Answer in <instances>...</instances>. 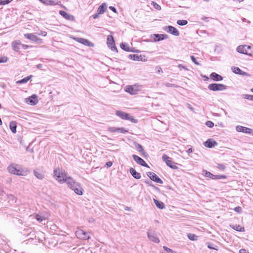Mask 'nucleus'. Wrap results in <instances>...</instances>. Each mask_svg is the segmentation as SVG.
I'll list each match as a JSON object with an SVG mask.
<instances>
[{"mask_svg":"<svg viewBox=\"0 0 253 253\" xmlns=\"http://www.w3.org/2000/svg\"><path fill=\"white\" fill-rule=\"evenodd\" d=\"M116 115L122 119L129 120L133 123L137 122V121L132 117L129 116V115L128 114L122 112L121 111H117L116 112Z\"/></svg>","mask_w":253,"mask_h":253,"instance_id":"nucleus-5","label":"nucleus"},{"mask_svg":"<svg viewBox=\"0 0 253 253\" xmlns=\"http://www.w3.org/2000/svg\"><path fill=\"white\" fill-rule=\"evenodd\" d=\"M32 40H33V42H38V43H42V41H41V40H38L37 39V38L34 35H33V38H32Z\"/></svg>","mask_w":253,"mask_h":253,"instance_id":"nucleus-47","label":"nucleus"},{"mask_svg":"<svg viewBox=\"0 0 253 253\" xmlns=\"http://www.w3.org/2000/svg\"><path fill=\"white\" fill-rule=\"evenodd\" d=\"M151 37L154 38L153 42H157L164 39H168V36L166 34H154L151 35Z\"/></svg>","mask_w":253,"mask_h":253,"instance_id":"nucleus-11","label":"nucleus"},{"mask_svg":"<svg viewBox=\"0 0 253 253\" xmlns=\"http://www.w3.org/2000/svg\"><path fill=\"white\" fill-rule=\"evenodd\" d=\"M217 167L221 170H224L225 169V166L223 164H218Z\"/></svg>","mask_w":253,"mask_h":253,"instance_id":"nucleus-46","label":"nucleus"},{"mask_svg":"<svg viewBox=\"0 0 253 253\" xmlns=\"http://www.w3.org/2000/svg\"><path fill=\"white\" fill-rule=\"evenodd\" d=\"M177 67L180 68H182L185 70H188V69L186 67L182 65V64H178Z\"/></svg>","mask_w":253,"mask_h":253,"instance_id":"nucleus-52","label":"nucleus"},{"mask_svg":"<svg viewBox=\"0 0 253 253\" xmlns=\"http://www.w3.org/2000/svg\"><path fill=\"white\" fill-rule=\"evenodd\" d=\"M217 145V143L212 139H209L205 143L204 145L208 148H212Z\"/></svg>","mask_w":253,"mask_h":253,"instance_id":"nucleus-19","label":"nucleus"},{"mask_svg":"<svg viewBox=\"0 0 253 253\" xmlns=\"http://www.w3.org/2000/svg\"><path fill=\"white\" fill-rule=\"evenodd\" d=\"M187 23V21L185 20H178L177 21V24L180 26H184Z\"/></svg>","mask_w":253,"mask_h":253,"instance_id":"nucleus-38","label":"nucleus"},{"mask_svg":"<svg viewBox=\"0 0 253 253\" xmlns=\"http://www.w3.org/2000/svg\"><path fill=\"white\" fill-rule=\"evenodd\" d=\"M34 172L35 176L39 179H42L44 177V173L42 171L35 170Z\"/></svg>","mask_w":253,"mask_h":253,"instance_id":"nucleus-27","label":"nucleus"},{"mask_svg":"<svg viewBox=\"0 0 253 253\" xmlns=\"http://www.w3.org/2000/svg\"><path fill=\"white\" fill-rule=\"evenodd\" d=\"M162 160L164 162L166 163L167 165L169 167L174 169H178V167L176 166V164L173 162H172L170 158H169L167 155L164 154L163 155Z\"/></svg>","mask_w":253,"mask_h":253,"instance_id":"nucleus-7","label":"nucleus"},{"mask_svg":"<svg viewBox=\"0 0 253 253\" xmlns=\"http://www.w3.org/2000/svg\"><path fill=\"white\" fill-rule=\"evenodd\" d=\"M107 44L108 46L113 51L117 52V48L115 46V41L112 36H108L107 38Z\"/></svg>","mask_w":253,"mask_h":253,"instance_id":"nucleus-8","label":"nucleus"},{"mask_svg":"<svg viewBox=\"0 0 253 253\" xmlns=\"http://www.w3.org/2000/svg\"><path fill=\"white\" fill-rule=\"evenodd\" d=\"M251 48V46L247 45H239L237 47V51L239 53L244 54H248V50Z\"/></svg>","mask_w":253,"mask_h":253,"instance_id":"nucleus-14","label":"nucleus"},{"mask_svg":"<svg viewBox=\"0 0 253 253\" xmlns=\"http://www.w3.org/2000/svg\"><path fill=\"white\" fill-rule=\"evenodd\" d=\"M208 248H209V249H214V250H215V248H214V247L212 246V245H211V244H209V245H208Z\"/></svg>","mask_w":253,"mask_h":253,"instance_id":"nucleus-57","label":"nucleus"},{"mask_svg":"<svg viewBox=\"0 0 253 253\" xmlns=\"http://www.w3.org/2000/svg\"><path fill=\"white\" fill-rule=\"evenodd\" d=\"M112 164H113L112 162H108L106 163V166L107 167H110L111 166H112Z\"/></svg>","mask_w":253,"mask_h":253,"instance_id":"nucleus-56","label":"nucleus"},{"mask_svg":"<svg viewBox=\"0 0 253 253\" xmlns=\"http://www.w3.org/2000/svg\"><path fill=\"white\" fill-rule=\"evenodd\" d=\"M147 175L151 179V180L160 184L163 183V180L160 178L155 173L150 171L147 172Z\"/></svg>","mask_w":253,"mask_h":253,"instance_id":"nucleus-12","label":"nucleus"},{"mask_svg":"<svg viewBox=\"0 0 253 253\" xmlns=\"http://www.w3.org/2000/svg\"><path fill=\"white\" fill-rule=\"evenodd\" d=\"M121 48L123 49L125 51H127V52H137V51L136 50H133L131 49V48L129 46V45L126 43H121L120 44Z\"/></svg>","mask_w":253,"mask_h":253,"instance_id":"nucleus-20","label":"nucleus"},{"mask_svg":"<svg viewBox=\"0 0 253 253\" xmlns=\"http://www.w3.org/2000/svg\"><path fill=\"white\" fill-rule=\"evenodd\" d=\"M145 182L148 184V185H152V182L150 180H146Z\"/></svg>","mask_w":253,"mask_h":253,"instance_id":"nucleus-58","label":"nucleus"},{"mask_svg":"<svg viewBox=\"0 0 253 253\" xmlns=\"http://www.w3.org/2000/svg\"><path fill=\"white\" fill-rule=\"evenodd\" d=\"M230 227H232V228H233V229L237 231H240V232H244L245 231V228L244 227H241L240 225H237V224H236V225H230Z\"/></svg>","mask_w":253,"mask_h":253,"instance_id":"nucleus-30","label":"nucleus"},{"mask_svg":"<svg viewBox=\"0 0 253 253\" xmlns=\"http://www.w3.org/2000/svg\"><path fill=\"white\" fill-rule=\"evenodd\" d=\"M99 14H99V13H98V12H97V13H96V14H94V15L92 16V17H93V19H97V18H98L99 17Z\"/></svg>","mask_w":253,"mask_h":253,"instance_id":"nucleus-55","label":"nucleus"},{"mask_svg":"<svg viewBox=\"0 0 253 253\" xmlns=\"http://www.w3.org/2000/svg\"><path fill=\"white\" fill-rule=\"evenodd\" d=\"M154 201L156 206L160 209H163L165 208V204L161 201H158L156 199H154Z\"/></svg>","mask_w":253,"mask_h":253,"instance_id":"nucleus-31","label":"nucleus"},{"mask_svg":"<svg viewBox=\"0 0 253 253\" xmlns=\"http://www.w3.org/2000/svg\"><path fill=\"white\" fill-rule=\"evenodd\" d=\"M36 219L39 222H42L43 221L45 220V217L42 215L36 214Z\"/></svg>","mask_w":253,"mask_h":253,"instance_id":"nucleus-35","label":"nucleus"},{"mask_svg":"<svg viewBox=\"0 0 253 253\" xmlns=\"http://www.w3.org/2000/svg\"><path fill=\"white\" fill-rule=\"evenodd\" d=\"M210 77L211 79L215 81H220L223 80V78L221 76L214 72L212 73Z\"/></svg>","mask_w":253,"mask_h":253,"instance_id":"nucleus-22","label":"nucleus"},{"mask_svg":"<svg viewBox=\"0 0 253 253\" xmlns=\"http://www.w3.org/2000/svg\"><path fill=\"white\" fill-rule=\"evenodd\" d=\"M42 35L43 36H45L46 35V32H42Z\"/></svg>","mask_w":253,"mask_h":253,"instance_id":"nucleus-63","label":"nucleus"},{"mask_svg":"<svg viewBox=\"0 0 253 253\" xmlns=\"http://www.w3.org/2000/svg\"><path fill=\"white\" fill-rule=\"evenodd\" d=\"M7 169L8 171L13 174L17 175H26L27 174V171H24L20 169H17L16 166L14 165H10L8 168Z\"/></svg>","mask_w":253,"mask_h":253,"instance_id":"nucleus-3","label":"nucleus"},{"mask_svg":"<svg viewBox=\"0 0 253 253\" xmlns=\"http://www.w3.org/2000/svg\"><path fill=\"white\" fill-rule=\"evenodd\" d=\"M38 102V96L37 95L33 94V106L36 105Z\"/></svg>","mask_w":253,"mask_h":253,"instance_id":"nucleus-39","label":"nucleus"},{"mask_svg":"<svg viewBox=\"0 0 253 253\" xmlns=\"http://www.w3.org/2000/svg\"><path fill=\"white\" fill-rule=\"evenodd\" d=\"M130 59L135 61H143V57L142 55L137 54H130L129 55Z\"/></svg>","mask_w":253,"mask_h":253,"instance_id":"nucleus-28","label":"nucleus"},{"mask_svg":"<svg viewBox=\"0 0 253 253\" xmlns=\"http://www.w3.org/2000/svg\"><path fill=\"white\" fill-rule=\"evenodd\" d=\"M164 249H165V250H166L167 251L172 252V250L171 249L168 248V247H164Z\"/></svg>","mask_w":253,"mask_h":253,"instance_id":"nucleus-60","label":"nucleus"},{"mask_svg":"<svg viewBox=\"0 0 253 253\" xmlns=\"http://www.w3.org/2000/svg\"><path fill=\"white\" fill-rule=\"evenodd\" d=\"M73 39L77 42L84 45H87L89 47H93L94 46V44L87 39L78 37H74Z\"/></svg>","mask_w":253,"mask_h":253,"instance_id":"nucleus-10","label":"nucleus"},{"mask_svg":"<svg viewBox=\"0 0 253 253\" xmlns=\"http://www.w3.org/2000/svg\"><path fill=\"white\" fill-rule=\"evenodd\" d=\"M134 160L139 165L145 167H149L148 165L146 163L144 160L136 155H132Z\"/></svg>","mask_w":253,"mask_h":253,"instance_id":"nucleus-17","label":"nucleus"},{"mask_svg":"<svg viewBox=\"0 0 253 253\" xmlns=\"http://www.w3.org/2000/svg\"><path fill=\"white\" fill-rule=\"evenodd\" d=\"M243 97L245 99L253 101V95L243 94Z\"/></svg>","mask_w":253,"mask_h":253,"instance_id":"nucleus-40","label":"nucleus"},{"mask_svg":"<svg viewBox=\"0 0 253 253\" xmlns=\"http://www.w3.org/2000/svg\"><path fill=\"white\" fill-rule=\"evenodd\" d=\"M66 183L68 187L74 191L76 194L78 195H82L83 194L84 190L80 183L76 181L71 177H69Z\"/></svg>","mask_w":253,"mask_h":253,"instance_id":"nucleus-1","label":"nucleus"},{"mask_svg":"<svg viewBox=\"0 0 253 253\" xmlns=\"http://www.w3.org/2000/svg\"><path fill=\"white\" fill-rule=\"evenodd\" d=\"M7 60V58L6 57H0V63H5Z\"/></svg>","mask_w":253,"mask_h":253,"instance_id":"nucleus-48","label":"nucleus"},{"mask_svg":"<svg viewBox=\"0 0 253 253\" xmlns=\"http://www.w3.org/2000/svg\"><path fill=\"white\" fill-rule=\"evenodd\" d=\"M164 85L166 87H175V88H177V87H178V86L177 85H175V84H173L168 83H165Z\"/></svg>","mask_w":253,"mask_h":253,"instance_id":"nucleus-41","label":"nucleus"},{"mask_svg":"<svg viewBox=\"0 0 253 253\" xmlns=\"http://www.w3.org/2000/svg\"><path fill=\"white\" fill-rule=\"evenodd\" d=\"M125 91L131 94H135L137 90L135 89L132 86L127 85L126 87Z\"/></svg>","mask_w":253,"mask_h":253,"instance_id":"nucleus-29","label":"nucleus"},{"mask_svg":"<svg viewBox=\"0 0 253 253\" xmlns=\"http://www.w3.org/2000/svg\"><path fill=\"white\" fill-rule=\"evenodd\" d=\"M59 13L61 15H62L64 18L67 20L73 19L74 18L73 16L67 13L66 11L60 10L59 11Z\"/></svg>","mask_w":253,"mask_h":253,"instance_id":"nucleus-26","label":"nucleus"},{"mask_svg":"<svg viewBox=\"0 0 253 253\" xmlns=\"http://www.w3.org/2000/svg\"><path fill=\"white\" fill-rule=\"evenodd\" d=\"M109 9L112 10L114 12L117 13V10L116 8L114 6H110Z\"/></svg>","mask_w":253,"mask_h":253,"instance_id":"nucleus-54","label":"nucleus"},{"mask_svg":"<svg viewBox=\"0 0 253 253\" xmlns=\"http://www.w3.org/2000/svg\"><path fill=\"white\" fill-rule=\"evenodd\" d=\"M107 129L109 132L111 133L118 132L122 133H126L127 132V131L124 127L119 128L110 126L107 128Z\"/></svg>","mask_w":253,"mask_h":253,"instance_id":"nucleus-16","label":"nucleus"},{"mask_svg":"<svg viewBox=\"0 0 253 253\" xmlns=\"http://www.w3.org/2000/svg\"><path fill=\"white\" fill-rule=\"evenodd\" d=\"M129 172L134 178L139 179L141 178L140 173L137 172L134 169L132 168H130Z\"/></svg>","mask_w":253,"mask_h":253,"instance_id":"nucleus-21","label":"nucleus"},{"mask_svg":"<svg viewBox=\"0 0 253 253\" xmlns=\"http://www.w3.org/2000/svg\"><path fill=\"white\" fill-rule=\"evenodd\" d=\"M21 46L23 47L24 49H26V48H27L28 47H29V46H28V45H27L23 44H22V45H21Z\"/></svg>","mask_w":253,"mask_h":253,"instance_id":"nucleus-62","label":"nucleus"},{"mask_svg":"<svg viewBox=\"0 0 253 253\" xmlns=\"http://www.w3.org/2000/svg\"><path fill=\"white\" fill-rule=\"evenodd\" d=\"M227 86L223 84H211L208 85V88L212 91H222L226 89Z\"/></svg>","mask_w":253,"mask_h":253,"instance_id":"nucleus-6","label":"nucleus"},{"mask_svg":"<svg viewBox=\"0 0 253 253\" xmlns=\"http://www.w3.org/2000/svg\"><path fill=\"white\" fill-rule=\"evenodd\" d=\"M135 146L136 148L137 149V150L139 152H140L143 154H144L145 153V152L144 151L143 147L140 144L136 143L135 144Z\"/></svg>","mask_w":253,"mask_h":253,"instance_id":"nucleus-37","label":"nucleus"},{"mask_svg":"<svg viewBox=\"0 0 253 253\" xmlns=\"http://www.w3.org/2000/svg\"><path fill=\"white\" fill-rule=\"evenodd\" d=\"M31 77H32V75H30L26 78H24V79H23L21 80L17 81L16 84H21L26 83L28 81H29L30 80Z\"/></svg>","mask_w":253,"mask_h":253,"instance_id":"nucleus-33","label":"nucleus"},{"mask_svg":"<svg viewBox=\"0 0 253 253\" xmlns=\"http://www.w3.org/2000/svg\"><path fill=\"white\" fill-rule=\"evenodd\" d=\"M9 127L12 132L15 133L16 132V124L15 122H11L9 124Z\"/></svg>","mask_w":253,"mask_h":253,"instance_id":"nucleus-32","label":"nucleus"},{"mask_svg":"<svg viewBox=\"0 0 253 253\" xmlns=\"http://www.w3.org/2000/svg\"><path fill=\"white\" fill-rule=\"evenodd\" d=\"M188 238L191 241H195L197 240L198 236L194 234L189 233L187 235Z\"/></svg>","mask_w":253,"mask_h":253,"instance_id":"nucleus-36","label":"nucleus"},{"mask_svg":"<svg viewBox=\"0 0 253 253\" xmlns=\"http://www.w3.org/2000/svg\"><path fill=\"white\" fill-rule=\"evenodd\" d=\"M191 59L192 61L196 65H199V63L196 60V59L195 58V57L193 55L191 56Z\"/></svg>","mask_w":253,"mask_h":253,"instance_id":"nucleus-49","label":"nucleus"},{"mask_svg":"<svg viewBox=\"0 0 253 253\" xmlns=\"http://www.w3.org/2000/svg\"><path fill=\"white\" fill-rule=\"evenodd\" d=\"M42 66V64H38L37 66V68L39 69L40 68H41Z\"/></svg>","mask_w":253,"mask_h":253,"instance_id":"nucleus-64","label":"nucleus"},{"mask_svg":"<svg viewBox=\"0 0 253 253\" xmlns=\"http://www.w3.org/2000/svg\"><path fill=\"white\" fill-rule=\"evenodd\" d=\"M206 125L209 126V127H212L214 126V124L211 121H208L206 123Z\"/></svg>","mask_w":253,"mask_h":253,"instance_id":"nucleus-45","label":"nucleus"},{"mask_svg":"<svg viewBox=\"0 0 253 253\" xmlns=\"http://www.w3.org/2000/svg\"><path fill=\"white\" fill-rule=\"evenodd\" d=\"M53 176L60 183H67V180L68 179L69 177L67 176V173L65 170L59 168H56L54 170Z\"/></svg>","mask_w":253,"mask_h":253,"instance_id":"nucleus-2","label":"nucleus"},{"mask_svg":"<svg viewBox=\"0 0 253 253\" xmlns=\"http://www.w3.org/2000/svg\"><path fill=\"white\" fill-rule=\"evenodd\" d=\"M234 211L237 213H241L242 211V209L241 207L238 206L234 209Z\"/></svg>","mask_w":253,"mask_h":253,"instance_id":"nucleus-44","label":"nucleus"},{"mask_svg":"<svg viewBox=\"0 0 253 253\" xmlns=\"http://www.w3.org/2000/svg\"><path fill=\"white\" fill-rule=\"evenodd\" d=\"M13 0H0V5H5L9 3Z\"/></svg>","mask_w":253,"mask_h":253,"instance_id":"nucleus-42","label":"nucleus"},{"mask_svg":"<svg viewBox=\"0 0 253 253\" xmlns=\"http://www.w3.org/2000/svg\"><path fill=\"white\" fill-rule=\"evenodd\" d=\"M236 130L238 132H242L249 134H251L252 132V129L251 128L241 126H237L236 127Z\"/></svg>","mask_w":253,"mask_h":253,"instance_id":"nucleus-18","label":"nucleus"},{"mask_svg":"<svg viewBox=\"0 0 253 253\" xmlns=\"http://www.w3.org/2000/svg\"><path fill=\"white\" fill-rule=\"evenodd\" d=\"M203 172L205 176L210 177L212 179L226 178V176L224 175H214L211 172L206 170H204Z\"/></svg>","mask_w":253,"mask_h":253,"instance_id":"nucleus-9","label":"nucleus"},{"mask_svg":"<svg viewBox=\"0 0 253 253\" xmlns=\"http://www.w3.org/2000/svg\"><path fill=\"white\" fill-rule=\"evenodd\" d=\"M147 234V237L150 241L156 243H159L160 242V240L158 237H157L155 233H152L150 230H148Z\"/></svg>","mask_w":253,"mask_h":253,"instance_id":"nucleus-13","label":"nucleus"},{"mask_svg":"<svg viewBox=\"0 0 253 253\" xmlns=\"http://www.w3.org/2000/svg\"><path fill=\"white\" fill-rule=\"evenodd\" d=\"M240 253H249L248 251H247L246 250L242 249L240 250L239 251Z\"/></svg>","mask_w":253,"mask_h":253,"instance_id":"nucleus-53","label":"nucleus"},{"mask_svg":"<svg viewBox=\"0 0 253 253\" xmlns=\"http://www.w3.org/2000/svg\"><path fill=\"white\" fill-rule=\"evenodd\" d=\"M168 33H169L175 36H178L179 33L178 31L174 27L172 26H168L165 27L164 29Z\"/></svg>","mask_w":253,"mask_h":253,"instance_id":"nucleus-15","label":"nucleus"},{"mask_svg":"<svg viewBox=\"0 0 253 253\" xmlns=\"http://www.w3.org/2000/svg\"><path fill=\"white\" fill-rule=\"evenodd\" d=\"M157 69H158V70H157V72L160 73H162V69L161 67H157Z\"/></svg>","mask_w":253,"mask_h":253,"instance_id":"nucleus-59","label":"nucleus"},{"mask_svg":"<svg viewBox=\"0 0 253 253\" xmlns=\"http://www.w3.org/2000/svg\"><path fill=\"white\" fill-rule=\"evenodd\" d=\"M152 4L153 5L154 7L157 10H160L161 9L160 5H159L155 2L153 1Z\"/></svg>","mask_w":253,"mask_h":253,"instance_id":"nucleus-43","label":"nucleus"},{"mask_svg":"<svg viewBox=\"0 0 253 253\" xmlns=\"http://www.w3.org/2000/svg\"><path fill=\"white\" fill-rule=\"evenodd\" d=\"M232 71L236 74H239L241 75H246L247 74V73L241 70L239 68L237 67H232Z\"/></svg>","mask_w":253,"mask_h":253,"instance_id":"nucleus-23","label":"nucleus"},{"mask_svg":"<svg viewBox=\"0 0 253 253\" xmlns=\"http://www.w3.org/2000/svg\"><path fill=\"white\" fill-rule=\"evenodd\" d=\"M187 152L188 153H192L193 152V150H192V148H190L188 149V150L187 151Z\"/></svg>","mask_w":253,"mask_h":253,"instance_id":"nucleus-61","label":"nucleus"},{"mask_svg":"<svg viewBox=\"0 0 253 253\" xmlns=\"http://www.w3.org/2000/svg\"><path fill=\"white\" fill-rule=\"evenodd\" d=\"M24 37L27 39L31 40L32 39V34H24Z\"/></svg>","mask_w":253,"mask_h":253,"instance_id":"nucleus-50","label":"nucleus"},{"mask_svg":"<svg viewBox=\"0 0 253 253\" xmlns=\"http://www.w3.org/2000/svg\"><path fill=\"white\" fill-rule=\"evenodd\" d=\"M76 237L81 240H88L90 238L89 233L86 232L80 228H78L76 232Z\"/></svg>","mask_w":253,"mask_h":253,"instance_id":"nucleus-4","label":"nucleus"},{"mask_svg":"<svg viewBox=\"0 0 253 253\" xmlns=\"http://www.w3.org/2000/svg\"><path fill=\"white\" fill-rule=\"evenodd\" d=\"M107 7V6L106 4L105 3H103L98 7L97 12L100 14H103L106 10Z\"/></svg>","mask_w":253,"mask_h":253,"instance_id":"nucleus-24","label":"nucleus"},{"mask_svg":"<svg viewBox=\"0 0 253 253\" xmlns=\"http://www.w3.org/2000/svg\"><path fill=\"white\" fill-rule=\"evenodd\" d=\"M26 102L28 104H32V96H29L28 98H26Z\"/></svg>","mask_w":253,"mask_h":253,"instance_id":"nucleus-51","label":"nucleus"},{"mask_svg":"<svg viewBox=\"0 0 253 253\" xmlns=\"http://www.w3.org/2000/svg\"><path fill=\"white\" fill-rule=\"evenodd\" d=\"M43 4L46 5H55L56 4L55 2L53 0H39Z\"/></svg>","mask_w":253,"mask_h":253,"instance_id":"nucleus-34","label":"nucleus"},{"mask_svg":"<svg viewBox=\"0 0 253 253\" xmlns=\"http://www.w3.org/2000/svg\"><path fill=\"white\" fill-rule=\"evenodd\" d=\"M22 43L19 41H15L12 43V46L13 50L16 51H18Z\"/></svg>","mask_w":253,"mask_h":253,"instance_id":"nucleus-25","label":"nucleus"}]
</instances>
